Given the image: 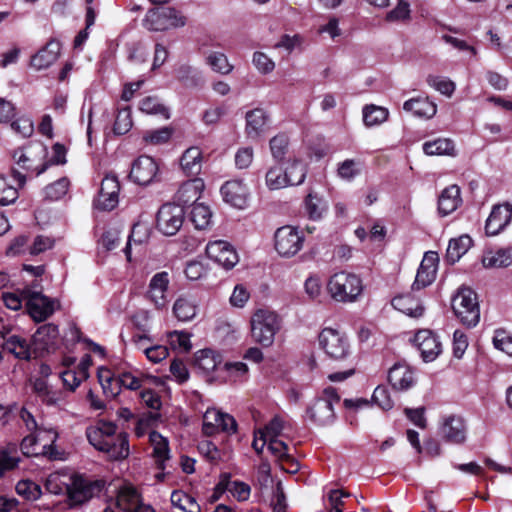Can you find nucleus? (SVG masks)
<instances>
[{"instance_id":"1","label":"nucleus","mask_w":512,"mask_h":512,"mask_svg":"<svg viewBox=\"0 0 512 512\" xmlns=\"http://www.w3.org/2000/svg\"><path fill=\"white\" fill-rule=\"evenodd\" d=\"M89 443L104 453L109 460L120 461L129 456V440L125 432H117L112 422L99 421L97 425L86 429Z\"/></svg>"},{"instance_id":"2","label":"nucleus","mask_w":512,"mask_h":512,"mask_svg":"<svg viewBox=\"0 0 512 512\" xmlns=\"http://www.w3.org/2000/svg\"><path fill=\"white\" fill-rule=\"evenodd\" d=\"M105 485L106 482L102 479H91L78 473L70 474V486L65 503L71 509L80 507L99 496Z\"/></svg>"},{"instance_id":"3","label":"nucleus","mask_w":512,"mask_h":512,"mask_svg":"<svg viewBox=\"0 0 512 512\" xmlns=\"http://www.w3.org/2000/svg\"><path fill=\"white\" fill-rule=\"evenodd\" d=\"M250 324L252 339L262 347H270L274 342L275 334L281 328L279 316L269 309L256 310Z\"/></svg>"},{"instance_id":"4","label":"nucleus","mask_w":512,"mask_h":512,"mask_svg":"<svg viewBox=\"0 0 512 512\" xmlns=\"http://www.w3.org/2000/svg\"><path fill=\"white\" fill-rule=\"evenodd\" d=\"M327 289L334 300L353 302L361 294L363 285L356 274L341 271L330 277Z\"/></svg>"},{"instance_id":"5","label":"nucleus","mask_w":512,"mask_h":512,"mask_svg":"<svg viewBox=\"0 0 512 512\" xmlns=\"http://www.w3.org/2000/svg\"><path fill=\"white\" fill-rule=\"evenodd\" d=\"M340 396L333 387L325 388L307 407L306 414L316 425L326 426L335 420L334 404L339 403Z\"/></svg>"},{"instance_id":"6","label":"nucleus","mask_w":512,"mask_h":512,"mask_svg":"<svg viewBox=\"0 0 512 512\" xmlns=\"http://www.w3.org/2000/svg\"><path fill=\"white\" fill-rule=\"evenodd\" d=\"M452 309L463 325L474 327L480 320V309L476 293L470 288H461L452 299Z\"/></svg>"},{"instance_id":"7","label":"nucleus","mask_w":512,"mask_h":512,"mask_svg":"<svg viewBox=\"0 0 512 512\" xmlns=\"http://www.w3.org/2000/svg\"><path fill=\"white\" fill-rule=\"evenodd\" d=\"M318 341L320 348L331 360H346L352 354L347 336L336 329L328 327L322 329Z\"/></svg>"},{"instance_id":"8","label":"nucleus","mask_w":512,"mask_h":512,"mask_svg":"<svg viewBox=\"0 0 512 512\" xmlns=\"http://www.w3.org/2000/svg\"><path fill=\"white\" fill-rule=\"evenodd\" d=\"M186 19L175 8L159 6L150 9L144 19V25L152 31H164L169 28L183 27Z\"/></svg>"},{"instance_id":"9","label":"nucleus","mask_w":512,"mask_h":512,"mask_svg":"<svg viewBox=\"0 0 512 512\" xmlns=\"http://www.w3.org/2000/svg\"><path fill=\"white\" fill-rule=\"evenodd\" d=\"M22 296L27 311L35 322L45 321L55 312L57 301L45 296L40 290L23 288Z\"/></svg>"},{"instance_id":"10","label":"nucleus","mask_w":512,"mask_h":512,"mask_svg":"<svg viewBox=\"0 0 512 512\" xmlns=\"http://www.w3.org/2000/svg\"><path fill=\"white\" fill-rule=\"evenodd\" d=\"M303 243V234L296 227L282 226L274 233V246L282 257L290 258L296 255L302 249Z\"/></svg>"},{"instance_id":"11","label":"nucleus","mask_w":512,"mask_h":512,"mask_svg":"<svg viewBox=\"0 0 512 512\" xmlns=\"http://www.w3.org/2000/svg\"><path fill=\"white\" fill-rule=\"evenodd\" d=\"M185 210L175 203H166L157 213V228L164 235H175L184 221Z\"/></svg>"},{"instance_id":"12","label":"nucleus","mask_w":512,"mask_h":512,"mask_svg":"<svg viewBox=\"0 0 512 512\" xmlns=\"http://www.w3.org/2000/svg\"><path fill=\"white\" fill-rule=\"evenodd\" d=\"M59 338L58 326L54 323L41 325L32 336L34 358L42 357L45 353L53 351L57 347Z\"/></svg>"},{"instance_id":"13","label":"nucleus","mask_w":512,"mask_h":512,"mask_svg":"<svg viewBox=\"0 0 512 512\" xmlns=\"http://www.w3.org/2000/svg\"><path fill=\"white\" fill-rule=\"evenodd\" d=\"M206 254L211 260L226 270L232 269L239 261L235 249L228 242L223 240L208 243L206 246Z\"/></svg>"},{"instance_id":"14","label":"nucleus","mask_w":512,"mask_h":512,"mask_svg":"<svg viewBox=\"0 0 512 512\" xmlns=\"http://www.w3.org/2000/svg\"><path fill=\"white\" fill-rule=\"evenodd\" d=\"M270 127V114L257 107L245 114V134L251 140H258Z\"/></svg>"},{"instance_id":"15","label":"nucleus","mask_w":512,"mask_h":512,"mask_svg":"<svg viewBox=\"0 0 512 512\" xmlns=\"http://www.w3.org/2000/svg\"><path fill=\"white\" fill-rule=\"evenodd\" d=\"M158 173V165L155 160L146 155L138 157L131 166L129 177L139 185L150 184Z\"/></svg>"},{"instance_id":"16","label":"nucleus","mask_w":512,"mask_h":512,"mask_svg":"<svg viewBox=\"0 0 512 512\" xmlns=\"http://www.w3.org/2000/svg\"><path fill=\"white\" fill-rule=\"evenodd\" d=\"M413 341L425 362L434 361L442 351L441 342L430 330H419L415 334Z\"/></svg>"},{"instance_id":"17","label":"nucleus","mask_w":512,"mask_h":512,"mask_svg":"<svg viewBox=\"0 0 512 512\" xmlns=\"http://www.w3.org/2000/svg\"><path fill=\"white\" fill-rule=\"evenodd\" d=\"M438 260L436 252L425 253L412 284V290H420L432 284L436 278Z\"/></svg>"},{"instance_id":"18","label":"nucleus","mask_w":512,"mask_h":512,"mask_svg":"<svg viewBox=\"0 0 512 512\" xmlns=\"http://www.w3.org/2000/svg\"><path fill=\"white\" fill-rule=\"evenodd\" d=\"M512 220V205L504 203L494 205L486 220L485 231L489 236H495L505 229Z\"/></svg>"},{"instance_id":"19","label":"nucleus","mask_w":512,"mask_h":512,"mask_svg":"<svg viewBox=\"0 0 512 512\" xmlns=\"http://www.w3.org/2000/svg\"><path fill=\"white\" fill-rule=\"evenodd\" d=\"M12 177L16 186L10 183L5 176L0 175V205L2 206L13 204L19 197V188L24 187L26 183V175L18 169H12Z\"/></svg>"},{"instance_id":"20","label":"nucleus","mask_w":512,"mask_h":512,"mask_svg":"<svg viewBox=\"0 0 512 512\" xmlns=\"http://www.w3.org/2000/svg\"><path fill=\"white\" fill-rule=\"evenodd\" d=\"M0 338L4 340L3 350L13 354L16 358L29 360L34 357L33 345L28 343L26 339L17 335H10L9 330L6 332L0 331Z\"/></svg>"},{"instance_id":"21","label":"nucleus","mask_w":512,"mask_h":512,"mask_svg":"<svg viewBox=\"0 0 512 512\" xmlns=\"http://www.w3.org/2000/svg\"><path fill=\"white\" fill-rule=\"evenodd\" d=\"M221 194L226 203L243 209L247 204L248 188L241 180L227 181L221 187Z\"/></svg>"},{"instance_id":"22","label":"nucleus","mask_w":512,"mask_h":512,"mask_svg":"<svg viewBox=\"0 0 512 512\" xmlns=\"http://www.w3.org/2000/svg\"><path fill=\"white\" fill-rule=\"evenodd\" d=\"M168 285L169 274L166 271L156 273L150 280L147 295L158 309L166 306Z\"/></svg>"},{"instance_id":"23","label":"nucleus","mask_w":512,"mask_h":512,"mask_svg":"<svg viewBox=\"0 0 512 512\" xmlns=\"http://www.w3.org/2000/svg\"><path fill=\"white\" fill-rule=\"evenodd\" d=\"M440 433L447 442L455 444L464 442L466 439L464 420L457 416L447 417L440 428Z\"/></svg>"},{"instance_id":"24","label":"nucleus","mask_w":512,"mask_h":512,"mask_svg":"<svg viewBox=\"0 0 512 512\" xmlns=\"http://www.w3.org/2000/svg\"><path fill=\"white\" fill-rule=\"evenodd\" d=\"M388 381L398 391H406L414 386L413 372L406 365L395 364L388 372Z\"/></svg>"},{"instance_id":"25","label":"nucleus","mask_w":512,"mask_h":512,"mask_svg":"<svg viewBox=\"0 0 512 512\" xmlns=\"http://www.w3.org/2000/svg\"><path fill=\"white\" fill-rule=\"evenodd\" d=\"M202 184L199 179L189 180L183 183L175 194V205L185 206L195 205L200 198Z\"/></svg>"},{"instance_id":"26","label":"nucleus","mask_w":512,"mask_h":512,"mask_svg":"<svg viewBox=\"0 0 512 512\" xmlns=\"http://www.w3.org/2000/svg\"><path fill=\"white\" fill-rule=\"evenodd\" d=\"M59 51V42L50 41L31 58L30 64L37 70L45 69L57 60Z\"/></svg>"},{"instance_id":"27","label":"nucleus","mask_w":512,"mask_h":512,"mask_svg":"<svg viewBox=\"0 0 512 512\" xmlns=\"http://www.w3.org/2000/svg\"><path fill=\"white\" fill-rule=\"evenodd\" d=\"M328 210V202L317 193L310 192L304 199V212L310 220L318 221Z\"/></svg>"},{"instance_id":"28","label":"nucleus","mask_w":512,"mask_h":512,"mask_svg":"<svg viewBox=\"0 0 512 512\" xmlns=\"http://www.w3.org/2000/svg\"><path fill=\"white\" fill-rule=\"evenodd\" d=\"M473 240L469 235H461L449 241L445 259L449 264H455L472 247Z\"/></svg>"},{"instance_id":"29","label":"nucleus","mask_w":512,"mask_h":512,"mask_svg":"<svg viewBox=\"0 0 512 512\" xmlns=\"http://www.w3.org/2000/svg\"><path fill=\"white\" fill-rule=\"evenodd\" d=\"M461 202L460 189L456 185L445 188L438 199V211L442 216L454 212Z\"/></svg>"},{"instance_id":"30","label":"nucleus","mask_w":512,"mask_h":512,"mask_svg":"<svg viewBox=\"0 0 512 512\" xmlns=\"http://www.w3.org/2000/svg\"><path fill=\"white\" fill-rule=\"evenodd\" d=\"M392 306L400 312L414 318L423 315L424 308L411 294L398 295L392 299Z\"/></svg>"},{"instance_id":"31","label":"nucleus","mask_w":512,"mask_h":512,"mask_svg":"<svg viewBox=\"0 0 512 512\" xmlns=\"http://www.w3.org/2000/svg\"><path fill=\"white\" fill-rule=\"evenodd\" d=\"M149 439L153 446V456L156 459L157 468L163 471L165 469V461L170 459L168 440L157 431H152Z\"/></svg>"},{"instance_id":"32","label":"nucleus","mask_w":512,"mask_h":512,"mask_svg":"<svg viewBox=\"0 0 512 512\" xmlns=\"http://www.w3.org/2000/svg\"><path fill=\"white\" fill-rule=\"evenodd\" d=\"M403 109L417 117L431 118L436 114L437 107L428 98H413L403 104Z\"/></svg>"},{"instance_id":"33","label":"nucleus","mask_w":512,"mask_h":512,"mask_svg":"<svg viewBox=\"0 0 512 512\" xmlns=\"http://www.w3.org/2000/svg\"><path fill=\"white\" fill-rule=\"evenodd\" d=\"M486 268H506L512 265V248H500L495 252H488L482 259Z\"/></svg>"},{"instance_id":"34","label":"nucleus","mask_w":512,"mask_h":512,"mask_svg":"<svg viewBox=\"0 0 512 512\" xmlns=\"http://www.w3.org/2000/svg\"><path fill=\"white\" fill-rule=\"evenodd\" d=\"M221 363V356L211 349H202L195 354V365L204 373L215 371Z\"/></svg>"},{"instance_id":"35","label":"nucleus","mask_w":512,"mask_h":512,"mask_svg":"<svg viewBox=\"0 0 512 512\" xmlns=\"http://www.w3.org/2000/svg\"><path fill=\"white\" fill-rule=\"evenodd\" d=\"M140 500V494L131 485L122 486L117 494V505L126 512L133 511L138 506L143 505Z\"/></svg>"},{"instance_id":"36","label":"nucleus","mask_w":512,"mask_h":512,"mask_svg":"<svg viewBox=\"0 0 512 512\" xmlns=\"http://www.w3.org/2000/svg\"><path fill=\"white\" fill-rule=\"evenodd\" d=\"M201 160V150L198 147H190L183 153L180 165L188 175H197L201 170Z\"/></svg>"},{"instance_id":"37","label":"nucleus","mask_w":512,"mask_h":512,"mask_svg":"<svg viewBox=\"0 0 512 512\" xmlns=\"http://www.w3.org/2000/svg\"><path fill=\"white\" fill-rule=\"evenodd\" d=\"M217 489L221 491L228 490L239 501H245L250 496V486L244 482L229 481V476L225 474L217 485Z\"/></svg>"},{"instance_id":"38","label":"nucleus","mask_w":512,"mask_h":512,"mask_svg":"<svg viewBox=\"0 0 512 512\" xmlns=\"http://www.w3.org/2000/svg\"><path fill=\"white\" fill-rule=\"evenodd\" d=\"M177 78L187 88H197L204 84L202 73L189 65L178 68Z\"/></svg>"},{"instance_id":"39","label":"nucleus","mask_w":512,"mask_h":512,"mask_svg":"<svg viewBox=\"0 0 512 512\" xmlns=\"http://www.w3.org/2000/svg\"><path fill=\"white\" fill-rule=\"evenodd\" d=\"M98 379L107 397L115 398L121 392L118 375L114 376L110 370L102 369L98 373Z\"/></svg>"},{"instance_id":"40","label":"nucleus","mask_w":512,"mask_h":512,"mask_svg":"<svg viewBox=\"0 0 512 512\" xmlns=\"http://www.w3.org/2000/svg\"><path fill=\"white\" fill-rule=\"evenodd\" d=\"M288 186H297L304 182L307 174L305 164L300 160H293L284 169Z\"/></svg>"},{"instance_id":"41","label":"nucleus","mask_w":512,"mask_h":512,"mask_svg":"<svg viewBox=\"0 0 512 512\" xmlns=\"http://www.w3.org/2000/svg\"><path fill=\"white\" fill-rule=\"evenodd\" d=\"M389 112L386 108L376 105H366L363 108V121L367 127H372L385 122Z\"/></svg>"},{"instance_id":"42","label":"nucleus","mask_w":512,"mask_h":512,"mask_svg":"<svg viewBox=\"0 0 512 512\" xmlns=\"http://www.w3.org/2000/svg\"><path fill=\"white\" fill-rule=\"evenodd\" d=\"M70 486V474H51L46 481L47 490L55 495L68 494Z\"/></svg>"},{"instance_id":"43","label":"nucleus","mask_w":512,"mask_h":512,"mask_svg":"<svg viewBox=\"0 0 512 512\" xmlns=\"http://www.w3.org/2000/svg\"><path fill=\"white\" fill-rule=\"evenodd\" d=\"M139 109L146 114L161 115L164 119L170 118L169 109L154 96L143 98L139 103Z\"/></svg>"},{"instance_id":"44","label":"nucleus","mask_w":512,"mask_h":512,"mask_svg":"<svg viewBox=\"0 0 512 512\" xmlns=\"http://www.w3.org/2000/svg\"><path fill=\"white\" fill-rule=\"evenodd\" d=\"M206 63L214 72L227 75L232 72L234 66L229 63L227 56L222 52L213 51L206 56Z\"/></svg>"},{"instance_id":"45","label":"nucleus","mask_w":512,"mask_h":512,"mask_svg":"<svg viewBox=\"0 0 512 512\" xmlns=\"http://www.w3.org/2000/svg\"><path fill=\"white\" fill-rule=\"evenodd\" d=\"M171 503L184 512H201V507L196 500L191 495L181 491L172 492Z\"/></svg>"},{"instance_id":"46","label":"nucleus","mask_w":512,"mask_h":512,"mask_svg":"<svg viewBox=\"0 0 512 512\" xmlns=\"http://www.w3.org/2000/svg\"><path fill=\"white\" fill-rule=\"evenodd\" d=\"M423 150L427 155H452L454 152V143L450 139H436L425 142Z\"/></svg>"},{"instance_id":"47","label":"nucleus","mask_w":512,"mask_h":512,"mask_svg":"<svg viewBox=\"0 0 512 512\" xmlns=\"http://www.w3.org/2000/svg\"><path fill=\"white\" fill-rule=\"evenodd\" d=\"M175 317L183 322L192 320L196 315V306L185 298H179L173 305Z\"/></svg>"},{"instance_id":"48","label":"nucleus","mask_w":512,"mask_h":512,"mask_svg":"<svg viewBox=\"0 0 512 512\" xmlns=\"http://www.w3.org/2000/svg\"><path fill=\"white\" fill-rule=\"evenodd\" d=\"M191 221L197 229H205L211 221V211L208 206L202 203H196L191 210Z\"/></svg>"},{"instance_id":"49","label":"nucleus","mask_w":512,"mask_h":512,"mask_svg":"<svg viewBox=\"0 0 512 512\" xmlns=\"http://www.w3.org/2000/svg\"><path fill=\"white\" fill-rule=\"evenodd\" d=\"M70 186L67 177H62L44 188L45 198L51 201H57L66 195Z\"/></svg>"},{"instance_id":"50","label":"nucleus","mask_w":512,"mask_h":512,"mask_svg":"<svg viewBox=\"0 0 512 512\" xmlns=\"http://www.w3.org/2000/svg\"><path fill=\"white\" fill-rule=\"evenodd\" d=\"M265 180L270 190H278L288 186L285 171L279 166L271 167L266 173Z\"/></svg>"},{"instance_id":"51","label":"nucleus","mask_w":512,"mask_h":512,"mask_svg":"<svg viewBox=\"0 0 512 512\" xmlns=\"http://www.w3.org/2000/svg\"><path fill=\"white\" fill-rule=\"evenodd\" d=\"M13 158L16 161V164L19 168L26 172H34L35 175L38 176L46 171L48 168V163L41 165V167H35L34 161L28 157L22 150H16L14 152Z\"/></svg>"},{"instance_id":"52","label":"nucleus","mask_w":512,"mask_h":512,"mask_svg":"<svg viewBox=\"0 0 512 512\" xmlns=\"http://www.w3.org/2000/svg\"><path fill=\"white\" fill-rule=\"evenodd\" d=\"M16 492L26 500H37L41 496V488L31 480H21L16 484Z\"/></svg>"},{"instance_id":"53","label":"nucleus","mask_w":512,"mask_h":512,"mask_svg":"<svg viewBox=\"0 0 512 512\" xmlns=\"http://www.w3.org/2000/svg\"><path fill=\"white\" fill-rule=\"evenodd\" d=\"M426 81L429 86L446 96H451L455 90V83L443 76L429 75Z\"/></svg>"},{"instance_id":"54","label":"nucleus","mask_w":512,"mask_h":512,"mask_svg":"<svg viewBox=\"0 0 512 512\" xmlns=\"http://www.w3.org/2000/svg\"><path fill=\"white\" fill-rule=\"evenodd\" d=\"M288 144V136L284 133H279L270 140V150L276 161H281L284 158Z\"/></svg>"},{"instance_id":"55","label":"nucleus","mask_w":512,"mask_h":512,"mask_svg":"<svg viewBox=\"0 0 512 512\" xmlns=\"http://www.w3.org/2000/svg\"><path fill=\"white\" fill-rule=\"evenodd\" d=\"M132 127L131 111L129 107L120 109L116 116L113 131L117 135L126 134Z\"/></svg>"},{"instance_id":"56","label":"nucleus","mask_w":512,"mask_h":512,"mask_svg":"<svg viewBox=\"0 0 512 512\" xmlns=\"http://www.w3.org/2000/svg\"><path fill=\"white\" fill-rule=\"evenodd\" d=\"M11 128L23 138L30 137L34 132V124L30 117L21 116L11 123Z\"/></svg>"},{"instance_id":"57","label":"nucleus","mask_w":512,"mask_h":512,"mask_svg":"<svg viewBox=\"0 0 512 512\" xmlns=\"http://www.w3.org/2000/svg\"><path fill=\"white\" fill-rule=\"evenodd\" d=\"M372 401L383 410H390L394 405L390 398L388 389L382 385H379L375 388L372 395Z\"/></svg>"},{"instance_id":"58","label":"nucleus","mask_w":512,"mask_h":512,"mask_svg":"<svg viewBox=\"0 0 512 512\" xmlns=\"http://www.w3.org/2000/svg\"><path fill=\"white\" fill-rule=\"evenodd\" d=\"M172 129L169 127H162L160 129L147 131L143 139L152 144L166 143L172 136Z\"/></svg>"},{"instance_id":"59","label":"nucleus","mask_w":512,"mask_h":512,"mask_svg":"<svg viewBox=\"0 0 512 512\" xmlns=\"http://www.w3.org/2000/svg\"><path fill=\"white\" fill-rule=\"evenodd\" d=\"M252 62L256 69L262 74H269L275 68L274 61L263 52H255L253 54Z\"/></svg>"},{"instance_id":"60","label":"nucleus","mask_w":512,"mask_h":512,"mask_svg":"<svg viewBox=\"0 0 512 512\" xmlns=\"http://www.w3.org/2000/svg\"><path fill=\"white\" fill-rule=\"evenodd\" d=\"M268 450L281 461L292 460V457L288 454L287 444L278 438L269 439Z\"/></svg>"},{"instance_id":"61","label":"nucleus","mask_w":512,"mask_h":512,"mask_svg":"<svg viewBox=\"0 0 512 512\" xmlns=\"http://www.w3.org/2000/svg\"><path fill=\"white\" fill-rule=\"evenodd\" d=\"M54 239L44 235H38L34 238V241L30 247V254L38 255L43 253L54 246Z\"/></svg>"},{"instance_id":"62","label":"nucleus","mask_w":512,"mask_h":512,"mask_svg":"<svg viewBox=\"0 0 512 512\" xmlns=\"http://www.w3.org/2000/svg\"><path fill=\"white\" fill-rule=\"evenodd\" d=\"M120 191V185L118 179L115 175H107L101 182V187L99 192H103V196L109 195H118Z\"/></svg>"},{"instance_id":"63","label":"nucleus","mask_w":512,"mask_h":512,"mask_svg":"<svg viewBox=\"0 0 512 512\" xmlns=\"http://www.w3.org/2000/svg\"><path fill=\"white\" fill-rule=\"evenodd\" d=\"M409 3L399 0L398 5L387 14L388 21L405 20L410 16Z\"/></svg>"},{"instance_id":"64","label":"nucleus","mask_w":512,"mask_h":512,"mask_svg":"<svg viewBox=\"0 0 512 512\" xmlns=\"http://www.w3.org/2000/svg\"><path fill=\"white\" fill-rule=\"evenodd\" d=\"M184 273L189 280L196 281L206 274V269L201 262L190 261L187 263Z\"/></svg>"}]
</instances>
